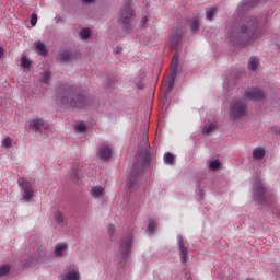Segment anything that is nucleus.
<instances>
[{
    "instance_id": "f257e3e1",
    "label": "nucleus",
    "mask_w": 280,
    "mask_h": 280,
    "mask_svg": "<svg viewBox=\"0 0 280 280\" xmlns=\"http://www.w3.org/2000/svg\"><path fill=\"white\" fill-rule=\"evenodd\" d=\"M57 103L65 106V108H84L91 104V97L73 86L65 85L57 96Z\"/></svg>"
},
{
    "instance_id": "f03ea898",
    "label": "nucleus",
    "mask_w": 280,
    "mask_h": 280,
    "mask_svg": "<svg viewBox=\"0 0 280 280\" xmlns=\"http://www.w3.org/2000/svg\"><path fill=\"white\" fill-rule=\"evenodd\" d=\"M152 155L150 154V145L148 144V137L144 136L140 143L139 152L136 154L133 168L129 177V187H135L137 180V170H143L145 165H150Z\"/></svg>"
},
{
    "instance_id": "7ed1b4c3",
    "label": "nucleus",
    "mask_w": 280,
    "mask_h": 280,
    "mask_svg": "<svg viewBox=\"0 0 280 280\" xmlns=\"http://www.w3.org/2000/svg\"><path fill=\"white\" fill-rule=\"evenodd\" d=\"M259 31V22L253 16H247L241 24V30L237 33H232V38H237V42L244 39L246 43L258 38L257 32Z\"/></svg>"
},
{
    "instance_id": "20e7f679",
    "label": "nucleus",
    "mask_w": 280,
    "mask_h": 280,
    "mask_svg": "<svg viewBox=\"0 0 280 280\" xmlns=\"http://www.w3.org/2000/svg\"><path fill=\"white\" fill-rule=\"evenodd\" d=\"M132 21H135V9H132V1L126 0V4L118 14V23L121 25L125 32H130V30L133 27Z\"/></svg>"
},
{
    "instance_id": "39448f33",
    "label": "nucleus",
    "mask_w": 280,
    "mask_h": 280,
    "mask_svg": "<svg viewBox=\"0 0 280 280\" xmlns=\"http://www.w3.org/2000/svg\"><path fill=\"white\" fill-rule=\"evenodd\" d=\"M275 192L264 188V184H261V179L257 177L254 182L253 186V199L259 205H268V202L272 201V197Z\"/></svg>"
},
{
    "instance_id": "423d86ee",
    "label": "nucleus",
    "mask_w": 280,
    "mask_h": 280,
    "mask_svg": "<svg viewBox=\"0 0 280 280\" xmlns=\"http://www.w3.org/2000/svg\"><path fill=\"white\" fill-rule=\"evenodd\" d=\"M246 115V103L243 100L233 101L230 105V117L234 121Z\"/></svg>"
},
{
    "instance_id": "0eeeda50",
    "label": "nucleus",
    "mask_w": 280,
    "mask_h": 280,
    "mask_svg": "<svg viewBox=\"0 0 280 280\" xmlns=\"http://www.w3.org/2000/svg\"><path fill=\"white\" fill-rule=\"evenodd\" d=\"M171 71L172 73L168 75L165 82V89L167 93L174 89V82L176 81V72L178 71V56L176 55L172 58Z\"/></svg>"
},
{
    "instance_id": "6e6552de",
    "label": "nucleus",
    "mask_w": 280,
    "mask_h": 280,
    "mask_svg": "<svg viewBox=\"0 0 280 280\" xmlns=\"http://www.w3.org/2000/svg\"><path fill=\"white\" fill-rule=\"evenodd\" d=\"M20 188L22 191V197L24 198V200H26L27 202H30V200H32V198H34V187L32 186V184L25 179H22L20 183Z\"/></svg>"
},
{
    "instance_id": "1a4fd4ad",
    "label": "nucleus",
    "mask_w": 280,
    "mask_h": 280,
    "mask_svg": "<svg viewBox=\"0 0 280 280\" xmlns=\"http://www.w3.org/2000/svg\"><path fill=\"white\" fill-rule=\"evenodd\" d=\"M132 250V236L129 235L125 238H122L120 243L119 253L122 257V259H128L130 257V252Z\"/></svg>"
},
{
    "instance_id": "9d476101",
    "label": "nucleus",
    "mask_w": 280,
    "mask_h": 280,
    "mask_svg": "<svg viewBox=\"0 0 280 280\" xmlns=\"http://www.w3.org/2000/svg\"><path fill=\"white\" fill-rule=\"evenodd\" d=\"M266 95L259 88H248L245 91V100H264Z\"/></svg>"
},
{
    "instance_id": "9b49d317",
    "label": "nucleus",
    "mask_w": 280,
    "mask_h": 280,
    "mask_svg": "<svg viewBox=\"0 0 280 280\" xmlns=\"http://www.w3.org/2000/svg\"><path fill=\"white\" fill-rule=\"evenodd\" d=\"M177 246H178L182 264H187V257L189 255V250L187 249V246H185V241L183 240L182 235L177 236Z\"/></svg>"
},
{
    "instance_id": "f8f14e48",
    "label": "nucleus",
    "mask_w": 280,
    "mask_h": 280,
    "mask_svg": "<svg viewBox=\"0 0 280 280\" xmlns=\"http://www.w3.org/2000/svg\"><path fill=\"white\" fill-rule=\"evenodd\" d=\"M97 156L101 161H109L110 156H113V149L107 144H102L97 151Z\"/></svg>"
},
{
    "instance_id": "ddd939ff",
    "label": "nucleus",
    "mask_w": 280,
    "mask_h": 280,
    "mask_svg": "<svg viewBox=\"0 0 280 280\" xmlns=\"http://www.w3.org/2000/svg\"><path fill=\"white\" fill-rule=\"evenodd\" d=\"M69 250V246L66 243H59L54 247L55 257H65V253Z\"/></svg>"
},
{
    "instance_id": "4468645a",
    "label": "nucleus",
    "mask_w": 280,
    "mask_h": 280,
    "mask_svg": "<svg viewBox=\"0 0 280 280\" xmlns=\"http://www.w3.org/2000/svg\"><path fill=\"white\" fill-rule=\"evenodd\" d=\"M259 3V0H243L238 5V10L241 12H246V10H250V8H255Z\"/></svg>"
},
{
    "instance_id": "2eb2a0df",
    "label": "nucleus",
    "mask_w": 280,
    "mask_h": 280,
    "mask_svg": "<svg viewBox=\"0 0 280 280\" xmlns=\"http://www.w3.org/2000/svg\"><path fill=\"white\" fill-rule=\"evenodd\" d=\"M43 124H44V121L42 118L31 119L28 121V128H31L33 130V132H38V130H40Z\"/></svg>"
},
{
    "instance_id": "dca6fc26",
    "label": "nucleus",
    "mask_w": 280,
    "mask_h": 280,
    "mask_svg": "<svg viewBox=\"0 0 280 280\" xmlns=\"http://www.w3.org/2000/svg\"><path fill=\"white\" fill-rule=\"evenodd\" d=\"M62 280H80V270L78 268H73L69 270L63 277Z\"/></svg>"
},
{
    "instance_id": "f3484780",
    "label": "nucleus",
    "mask_w": 280,
    "mask_h": 280,
    "mask_svg": "<svg viewBox=\"0 0 280 280\" xmlns=\"http://www.w3.org/2000/svg\"><path fill=\"white\" fill-rule=\"evenodd\" d=\"M91 196L92 198H95V200H100V198H104V187L93 186L91 188Z\"/></svg>"
},
{
    "instance_id": "a211bd4d",
    "label": "nucleus",
    "mask_w": 280,
    "mask_h": 280,
    "mask_svg": "<svg viewBox=\"0 0 280 280\" xmlns=\"http://www.w3.org/2000/svg\"><path fill=\"white\" fill-rule=\"evenodd\" d=\"M183 38V35H180V33L176 32L173 35H171L170 37V45H171V49H175V47L180 43Z\"/></svg>"
},
{
    "instance_id": "6ab92c4d",
    "label": "nucleus",
    "mask_w": 280,
    "mask_h": 280,
    "mask_svg": "<svg viewBox=\"0 0 280 280\" xmlns=\"http://www.w3.org/2000/svg\"><path fill=\"white\" fill-rule=\"evenodd\" d=\"M57 58L60 62H69V60H72L73 54H71V50H63L58 54Z\"/></svg>"
},
{
    "instance_id": "aec40b11",
    "label": "nucleus",
    "mask_w": 280,
    "mask_h": 280,
    "mask_svg": "<svg viewBox=\"0 0 280 280\" xmlns=\"http://www.w3.org/2000/svg\"><path fill=\"white\" fill-rule=\"evenodd\" d=\"M264 156H266V149L261 147H257L256 149H254L253 159H256V161H261Z\"/></svg>"
},
{
    "instance_id": "412c9836",
    "label": "nucleus",
    "mask_w": 280,
    "mask_h": 280,
    "mask_svg": "<svg viewBox=\"0 0 280 280\" xmlns=\"http://www.w3.org/2000/svg\"><path fill=\"white\" fill-rule=\"evenodd\" d=\"M247 67L249 71H257V69L259 68V58L250 57Z\"/></svg>"
},
{
    "instance_id": "4be33fe9",
    "label": "nucleus",
    "mask_w": 280,
    "mask_h": 280,
    "mask_svg": "<svg viewBox=\"0 0 280 280\" xmlns=\"http://www.w3.org/2000/svg\"><path fill=\"white\" fill-rule=\"evenodd\" d=\"M35 49H37V54L39 56H47V47L42 42H35L34 43Z\"/></svg>"
},
{
    "instance_id": "5701e85b",
    "label": "nucleus",
    "mask_w": 280,
    "mask_h": 280,
    "mask_svg": "<svg viewBox=\"0 0 280 280\" xmlns=\"http://www.w3.org/2000/svg\"><path fill=\"white\" fill-rule=\"evenodd\" d=\"M218 14V7H210L206 10L207 21H213V18Z\"/></svg>"
},
{
    "instance_id": "b1692460",
    "label": "nucleus",
    "mask_w": 280,
    "mask_h": 280,
    "mask_svg": "<svg viewBox=\"0 0 280 280\" xmlns=\"http://www.w3.org/2000/svg\"><path fill=\"white\" fill-rule=\"evenodd\" d=\"M218 128V125L215 122H209L208 125H205L202 132L205 135H211V132H213V130H215Z\"/></svg>"
},
{
    "instance_id": "393cba45",
    "label": "nucleus",
    "mask_w": 280,
    "mask_h": 280,
    "mask_svg": "<svg viewBox=\"0 0 280 280\" xmlns=\"http://www.w3.org/2000/svg\"><path fill=\"white\" fill-rule=\"evenodd\" d=\"M21 67H23L24 71H30V67H32V60L27 57H22Z\"/></svg>"
},
{
    "instance_id": "a878e982",
    "label": "nucleus",
    "mask_w": 280,
    "mask_h": 280,
    "mask_svg": "<svg viewBox=\"0 0 280 280\" xmlns=\"http://www.w3.org/2000/svg\"><path fill=\"white\" fill-rule=\"evenodd\" d=\"M164 163L165 165H174V154L167 152L164 154Z\"/></svg>"
},
{
    "instance_id": "bb28decb",
    "label": "nucleus",
    "mask_w": 280,
    "mask_h": 280,
    "mask_svg": "<svg viewBox=\"0 0 280 280\" xmlns=\"http://www.w3.org/2000/svg\"><path fill=\"white\" fill-rule=\"evenodd\" d=\"M50 78H51V73L49 71H46L42 73V77L39 78V82H43L44 84H49Z\"/></svg>"
},
{
    "instance_id": "cd10ccee",
    "label": "nucleus",
    "mask_w": 280,
    "mask_h": 280,
    "mask_svg": "<svg viewBox=\"0 0 280 280\" xmlns=\"http://www.w3.org/2000/svg\"><path fill=\"white\" fill-rule=\"evenodd\" d=\"M190 28L191 32H198V30H200V20H198V18L192 19Z\"/></svg>"
},
{
    "instance_id": "c85d7f7f",
    "label": "nucleus",
    "mask_w": 280,
    "mask_h": 280,
    "mask_svg": "<svg viewBox=\"0 0 280 280\" xmlns=\"http://www.w3.org/2000/svg\"><path fill=\"white\" fill-rule=\"evenodd\" d=\"M208 167L211 170H220V160H213L208 163Z\"/></svg>"
},
{
    "instance_id": "c756f323",
    "label": "nucleus",
    "mask_w": 280,
    "mask_h": 280,
    "mask_svg": "<svg viewBox=\"0 0 280 280\" xmlns=\"http://www.w3.org/2000/svg\"><path fill=\"white\" fill-rule=\"evenodd\" d=\"M154 229H156V221L151 220L149 222L148 229H147V233H149V235H151V233H154Z\"/></svg>"
},
{
    "instance_id": "7c9ffc66",
    "label": "nucleus",
    "mask_w": 280,
    "mask_h": 280,
    "mask_svg": "<svg viewBox=\"0 0 280 280\" xmlns=\"http://www.w3.org/2000/svg\"><path fill=\"white\" fill-rule=\"evenodd\" d=\"M10 272V265H3L0 267V277H5Z\"/></svg>"
},
{
    "instance_id": "2f4dec72",
    "label": "nucleus",
    "mask_w": 280,
    "mask_h": 280,
    "mask_svg": "<svg viewBox=\"0 0 280 280\" xmlns=\"http://www.w3.org/2000/svg\"><path fill=\"white\" fill-rule=\"evenodd\" d=\"M81 38H89L91 36V30L90 28H83L80 32Z\"/></svg>"
},
{
    "instance_id": "473e14b6",
    "label": "nucleus",
    "mask_w": 280,
    "mask_h": 280,
    "mask_svg": "<svg viewBox=\"0 0 280 280\" xmlns=\"http://www.w3.org/2000/svg\"><path fill=\"white\" fill-rule=\"evenodd\" d=\"M3 148H12V139L10 137H5L2 140Z\"/></svg>"
},
{
    "instance_id": "72a5a7b5",
    "label": "nucleus",
    "mask_w": 280,
    "mask_h": 280,
    "mask_svg": "<svg viewBox=\"0 0 280 280\" xmlns=\"http://www.w3.org/2000/svg\"><path fill=\"white\" fill-rule=\"evenodd\" d=\"M55 220H56L59 224H62V222H65V215H62V212H56V213H55Z\"/></svg>"
},
{
    "instance_id": "f704fd0d",
    "label": "nucleus",
    "mask_w": 280,
    "mask_h": 280,
    "mask_svg": "<svg viewBox=\"0 0 280 280\" xmlns=\"http://www.w3.org/2000/svg\"><path fill=\"white\" fill-rule=\"evenodd\" d=\"M36 23H38V15H36L35 13H33L32 16H31V25H32L33 27H35V26H36Z\"/></svg>"
},
{
    "instance_id": "c9c22d12",
    "label": "nucleus",
    "mask_w": 280,
    "mask_h": 280,
    "mask_svg": "<svg viewBox=\"0 0 280 280\" xmlns=\"http://www.w3.org/2000/svg\"><path fill=\"white\" fill-rule=\"evenodd\" d=\"M148 25V16H143L140 21V27H147Z\"/></svg>"
},
{
    "instance_id": "e433bc0d",
    "label": "nucleus",
    "mask_w": 280,
    "mask_h": 280,
    "mask_svg": "<svg viewBox=\"0 0 280 280\" xmlns=\"http://www.w3.org/2000/svg\"><path fill=\"white\" fill-rule=\"evenodd\" d=\"M77 130H79V132H84V130H86V126L84 124H79L77 126Z\"/></svg>"
},
{
    "instance_id": "4c0bfd02",
    "label": "nucleus",
    "mask_w": 280,
    "mask_h": 280,
    "mask_svg": "<svg viewBox=\"0 0 280 280\" xmlns=\"http://www.w3.org/2000/svg\"><path fill=\"white\" fill-rule=\"evenodd\" d=\"M108 234L109 235H115V225H108Z\"/></svg>"
},
{
    "instance_id": "58836bf2",
    "label": "nucleus",
    "mask_w": 280,
    "mask_h": 280,
    "mask_svg": "<svg viewBox=\"0 0 280 280\" xmlns=\"http://www.w3.org/2000/svg\"><path fill=\"white\" fill-rule=\"evenodd\" d=\"M3 54H5V49L0 46V58H3Z\"/></svg>"
},
{
    "instance_id": "ea45409f",
    "label": "nucleus",
    "mask_w": 280,
    "mask_h": 280,
    "mask_svg": "<svg viewBox=\"0 0 280 280\" xmlns=\"http://www.w3.org/2000/svg\"><path fill=\"white\" fill-rule=\"evenodd\" d=\"M115 51H116V54H121V47L117 46V47L115 48Z\"/></svg>"
},
{
    "instance_id": "a19ab883",
    "label": "nucleus",
    "mask_w": 280,
    "mask_h": 280,
    "mask_svg": "<svg viewBox=\"0 0 280 280\" xmlns=\"http://www.w3.org/2000/svg\"><path fill=\"white\" fill-rule=\"evenodd\" d=\"M199 197H200V199L202 200V198H205V191L201 190V191L199 192Z\"/></svg>"
},
{
    "instance_id": "79ce46f5",
    "label": "nucleus",
    "mask_w": 280,
    "mask_h": 280,
    "mask_svg": "<svg viewBox=\"0 0 280 280\" xmlns=\"http://www.w3.org/2000/svg\"><path fill=\"white\" fill-rule=\"evenodd\" d=\"M83 1V3H91V1H93V0H82Z\"/></svg>"
},
{
    "instance_id": "37998d69",
    "label": "nucleus",
    "mask_w": 280,
    "mask_h": 280,
    "mask_svg": "<svg viewBox=\"0 0 280 280\" xmlns=\"http://www.w3.org/2000/svg\"><path fill=\"white\" fill-rule=\"evenodd\" d=\"M277 215H278V218L280 219V212H279Z\"/></svg>"
}]
</instances>
